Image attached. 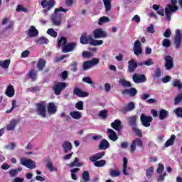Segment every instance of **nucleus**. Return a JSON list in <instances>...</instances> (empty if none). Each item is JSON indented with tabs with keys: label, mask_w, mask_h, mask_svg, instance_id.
I'll list each match as a JSON object with an SVG mask.
<instances>
[{
	"label": "nucleus",
	"mask_w": 182,
	"mask_h": 182,
	"mask_svg": "<svg viewBox=\"0 0 182 182\" xmlns=\"http://www.w3.org/2000/svg\"><path fill=\"white\" fill-rule=\"evenodd\" d=\"M16 11V12H28V9L24 8L22 5H18Z\"/></svg>",
	"instance_id": "13d9d810"
},
{
	"label": "nucleus",
	"mask_w": 182,
	"mask_h": 182,
	"mask_svg": "<svg viewBox=\"0 0 182 182\" xmlns=\"http://www.w3.org/2000/svg\"><path fill=\"white\" fill-rule=\"evenodd\" d=\"M171 4H168L166 8H165V15L166 19L168 22L171 21V14L178 11V6H176L177 4V0H171Z\"/></svg>",
	"instance_id": "7ed1b4c3"
},
{
	"label": "nucleus",
	"mask_w": 182,
	"mask_h": 182,
	"mask_svg": "<svg viewBox=\"0 0 182 182\" xmlns=\"http://www.w3.org/2000/svg\"><path fill=\"white\" fill-rule=\"evenodd\" d=\"M127 122L131 129H134V127H137V116L133 115L127 118Z\"/></svg>",
	"instance_id": "2eb2a0df"
},
{
	"label": "nucleus",
	"mask_w": 182,
	"mask_h": 182,
	"mask_svg": "<svg viewBox=\"0 0 182 182\" xmlns=\"http://www.w3.org/2000/svg\"><path fill=\"white\" fill-rule=\"evenodd\" d=\"M174 141H176V135L172 134L170 139H168L165 143L166 147H170V146H173V144H174Z\"/></svg>",
	"instance_id": "58836bf2"
},
{
	"label": "nucleus",
	"mask_w": 182,
	"mask_h": 182,
	"mask_svg": "<svg viewBox=\"0 0 182 182\" xmlns=\"http://www.w3.org/2000/svg\"><path fill=\"white\" fill-rule=\"evenodd\" d=\"M143 147V141L140 138H136L132 141L130 146V152L134 153L136 151V147Z\"/></svg>",
	"instance_id": "f8f14e48"
},
{
	"label": "nucleus",
	"mask_w": 182,
	"mask_h": 182,
	"mask_svg": "<svg viewBox=\"0 0 182 182\" xmlns=\"http://www.w3.org/2000/svg\"><path fill=\"white\" fill-rule=\"evenodd\" d=\"M68 9H63V7L55 9L54 14H58V12H68Z\"/></svg>",
	"instance_id": "e2e57ef3"
},
{
	"label": "nucleus",
	"mask_w": 182,
	"mask_h": 182,
	"mask_svg": "<svg viewBox=\"0 0 182 182\" xmlns=\"http://www.w3.org/2000/svg\"><path fill=\"white\" fill-rule=\"evenodd\" d=\"M146 31L148 32V33H154L155 31H154V25L151 24L150 26H149L146 28Z\"/></svg>",
	"instance_id": "338daca9"
},
{
	"label": "nucleus",
	"mask_w": 182,
	"mask_h": 182,
	"mask_svg": "<svg viewBox=\"0 0 182 182\" xmlns=\"http://www.w3.org/2000/svg\"><path fill=\"white\" fill-rule=\"evenodd\" d=\"M70 116H71V117L75 120H79L82 119V112L79 111H73L70 112Z\"/></svg>",
	"instance_id": "2f4dec72"
},
{
	"label": "nucleus",
	"mask_w": 182,
	"mask_h": 182,
	"mask_svg": "<svg viewBox=\"0 0 182 182\" xmlns=\"http://www.w3.org/2000/svg\"><path fill=\"white\" fill-rule=\"evenodd\" d=\"M80 42L82 45H87L88 43L91 46H99L100 45H103V41L102 40H95L92 36H87V33L82 34Z\"/></svg>",
	"instance_id": "f03ea898"
},
{
	"label": "nucleus",
	"mask_w": 182,
	"mask_h": 182,
	"mask_svg": "<svg viewBox=\"0 0 182 182\" xmlns=\"http://www.w3.org/2000/svg\"><path fill=\"white\" fill-rule=\"evenodd\" d=\"M132 80H134V83H144L147 80L146 78V75L144 74H137L135 73L132 76Z\"/></svg>",
	"instance_id": "ddd939ff"
},
{
	"label": "nucleus",
	"mask_w": 182,
	"mask_h": 182,
	"mask_svg": "<svg viewBox=\"0 0 182 182\" xmlns=\"http://www.w3.org/2000/svg\"><path fill=\"white\" fill-rule=\"evenodd\" d=\"M122 95H129L131 97H134L137 95V90L134 87H131L130 89H125L122 91Z\"/></svg>",
	"instance_id": "6ab92c4d"
},
{
	"label": "nucleus",
	"mask_w": 182,
	"mask_h": 182,
	"mask_svg": "<svg viewBox=\"0 0 182 182\" xmlns=\"http://www.w3.org/2000/svg\"><path fill=\"white\" fill-rule=\"evenodd\" d=\"M159 120H164L166 117H168V111L162 109L159 111Z\"/></svg>",
	"instance_id": "7c9ffc66"
},
{
	"label": "nucleus",
	"mask_w": 182,
	"mask_h": 182,
	"mask_svg": "<svg viewBox=\"0 0 182 182\" xmlns=\"http://www.w3.org/2000/svg\"><path fill=\"white\" fill-rule=\"evenodd\" d=\"M5 95H7L8 97H14V96H15V88L14 87V85L9 84L7 86Z\"/></svg>",
	"instance_id": "aec40b11"
},
{
	"label": "nucleus",
	"mask_w": 182,
	"mask_h": 182,
	"mask_svg": "<svg viewBox=\"0 0 182 182\" xmlns=\"http://www.w3.org/2000/svg\"><path fill=\"white\" fill-rule=\"evenodd\" d=\"M164 38H170V36H171V30L167 28L164 33Z\"/></svg>",
	"instance_id": "774afa93"
},
{
	"label": "nucleus",
	"mask_w": 182,
	"mask_h": 182,
	"mask_svg": "<svg viewBox=\"0 0 182 182\" xmlns=\"http://www.w3.org/2000/svg\"><path fill=\"white\" fill-rule=\"evenodd\" d=\"M46 167L48 168L49 171H58V168L53 166L52 161L48 162Z\"/></svg>",
	"instance_id": "09e8293b"
},
{
	"label": "nucleus",
	"mask_w": 182,
	"mask_h": 182,
	"mask_svg": "<svg viewBox=\"0 0 182 182\" xmlns=\"http://www.w3.org/2000/svg\"><path fill=\"white\" fill-rule=\"evenodd\" d=\"M133 133L138 136V137H142L143 136V133L141 132V130L139 129H137V127H135L134 128L132 129Z\"/></svg>",
	"instance_id": "3c124183"
},
{
	"label": "nucleus",
	"mask_w": 182,
	"mask_h": 182,
	"mask_svg": "<svg viewBox=\"0 0 182 182\" xmlns=\"http://www.w3.org/2000/svg\"><path fill=\"white\" fill-rule=\"evenodd\" d=\"M82 56L84 58H91L92 56V53L89 52V51H84L82 53Z\"/></svg>",
	"instance_id": "69168bd1"
},
{
	"label": "nucleus",
	"mask_w": 182,
	"mask_h": 182,
	"mask_svg": "<svg viewBox=\"0 0 182 182\" xmlns=\"http://www.w3.org/2000/svg\"><path fill=\"white\" fill-rule=\"evenodd\" d=\"M47 110L49 114H55L58 112V108L55 105V102H49L47 106Z\"/></svg>",
	"instance_id": "b1692460"
},
{
	"label": "nucleus",
	"mask_w": 182,
	"mask_h": 182,
	"mask_svg": "<svg viewBox=\"0 0 182 182\" xmlns=\"http://www.w3.org/2000/svg\"><path fill=\"white\" fill-rule=\"evenodd\" d=\"M63 149L64 150V153H69V151L73 149V146L72 145V143L65 141L63 144Z\"/></svg>",
	"instance_id": "c85d7f7f"
},
{
	"label": "nucleus",
	"mask_w": 182,
	"mask_h": 182,
	"mask_svg": "<svg viewBox=\"0 0 182 182\" xmlns=\"http://www.w3.org/2000/svg\"><path fill=\"white\" fill-rule=\"evenodd\" d=\"M163 171H164V165H163V164H159V167L156 169V173H158V174H161Z\"/></svg>",
	"instance_id": "052dcab7"
},
{
	"label": "nucleus",
	"mask_w": 182,
	"mask_h": 182,
	"mask_svg": "<svg viewBox=\"0 0 182 182\" xmlns=\"http://www.w3.org/2000/svg\"><path fill=\"white\" fill-rule=\"evenodd\" d=\"M106 155L105 151L98 152L93 156L90 157V161L92 163H95V161H97V160H100V159H103L104 156Z\"/></svg>",
	"instance_id": "f3484780"
},
{
	"label": "nucleus",
	"mask_w": 182,
	"mask_h": 182,
	"mask_svg": "<svg viewBox=\"0 0 182 182\" xmlns=\"http://www.w3.org/2000/svg\"><path fill=\"white\" fill-rule=\"evenodd\" d=\"M109 176L111 177H119L120 171L117 169H109Z\"/></svg>",
	"instance_id": "c03bdc74"
},
{
	"label": "nucleus",
	"mask_w": 182,
	"mask_h": 182,
	"mask_svg": "<svg viewBox=\"0 0 182 182\" xmlns=\"http://www.w3.org/2000/svg\"><path fill=\"white\" fill-rule=\"evenodd\" d=\"M16 124H18V120L16 119H11L9 122V124L6 125V129L7 132H14L16 127Z\"/></svg>",
	"instance_id": "412c9836"
},
{
	"label": "nucleus",
	"mask_w": 182,
	"mask_h": 182,
	"mask_svg": "<svg viewBox=\"0 0 182 182\" xmlns=\"http://www.w3.org/2000/svg\"><path fill=\"white\" fill-rule=\"evenodd\" d=\"M165 69L166 70H171L174 68V58L171 55H166L164 57Z\"/></svg>",
	"instance_id": "6e6552de"
},
{
	"label": "nucleus",
	"mask_w": 182,
	"mask_h": 182,
	"mask_svg": "<svg viewBox=\"0 0 182 182\" xmlns=\"http://www.w3.org/2000/svg\"><path fill=\"white\" fill-rule=\"evenodd\" d=\"M106 22H110V18H109V17L102 16L99 19L98 24L103 25V23H106Z\"/></svg>",
	"instance_id": "603ef678"
},
{
	"label": "nucleus",
	"mask_w": 182,
	"mask_h": 182,
	"mask_svg": "<svg viewBox=\"0 0 182 182\" xmlns=\"http://www.w3.org/2000/svg\"><path fill=\"white\" fill-rule=\"evenodd\" d=\"M145 171L147 178H151V177H153V175L154 174V168L153 166H151L148 168Z\"/></svg>",
	"instance_id": "ea45409f"
},
{
	"label": "nucleus",
	"mask_w": 182,
	"mask_h": 182,
	"mask_svg": "<svg viewBox=\"0 0 182 182\" xmlns=\"http://www.w3.org/2000/svg\"><path fill=\"white\" fill-rule=\"evenodd\" d=\"M109 147L110 144L105 139H103L98 145L99 150H107V149H109Z\"/></svg>",
	"instance_id": "5701e85b"
},
{
	"label": "nucleus",
	"mask_w": 182,
	"mask_h": 182,
	"mask_svg": "<svg viewBox=\"0 0 182 182\" xmlns=\"http://www.w3.org/2000/svg\"><path fill=\"white\" fill-rule=\"evenodd\" d=\"M136 107V105H134V102H130L127 104V106L124 107V109H122V113H127L128 112H132L134 108Z\"/></svg>",
	"instance_id": "a878e982"
},
{
	"label": "nucleus",
	"mask_w": 182,
	"mask_h": 182,
	"mask_svg": "<svg viewBox=\"0 0 182 182\" xmlns=\"http://www.w3.org/2000/svg\"><path fill=\"white\" fill-rule=\"evenodd\" d=\"M82 82H85V83H87L88 85H93V81H92V79L90 78V77H84L82 78Z\"/></svg>",
	"instance_id": "680f3d73"
},
{
	"label": "nucleus",
	"mask_w": 182,
	"mask_h": 182,
	"mask_svg": "<svg viewBox=\"0 0 182 182\" xmlns=\"http://www.w3.org/2000/svg\"><path fill=\"white\" fill-rule=\"evenodd\" d=\"M39 87L36 86V87H31L28 89V92H32L33 93H36V92H39Z\"/></svg>",
	"instance_id": "0e129e2a"
},
{
	"label": "nucleus",
	"mask_w": 182,
	"mask_h": 182,
	"mask_svg": "<svg viewBox=\"0 0 182 182\" xmlns=\"http://www.w3.org/2000/svg\"><path fill=\"white\" fill-rule=\"evenodd\" d=\"M137 62L134 59H132L128 62V70L130 73H133L137 69Z\"/></svg>",
	"instance_id": "a211bd4d"
},
{
	"label": "nucleus",
	"mask_w": 182,
	"mask_h": 182,
	"mask_svg": "<svg viewBox=\"0 0 182 182\" xmlns=\"http://www.w3.org/2000/svg\"><path fill=\"white\" fill-rule=\"evenodd\" d=\"M62 47L63 53H69V52H73L77 47V44L75 42H70L68 43V38L66 37L61 36L58 41L57 48Z\"/></svg>",
	"instance_id": "f257e3e1"
},
{
	"label": "nucleus",
	"mask_w": 182,
	"mask_h": 182,
	"mask_svg": "<svg viewBox=\"0 0 182 182\" xmlns=\"http://www.w3.org/2000/svg\"><path fill=\"white\" fill-rule=\"evenodd\" d=\"M48 35H50L52 38H58V32L55 31L53 28H49L47 31Z\"/></svg>",
	"instance_id": "8fccbe9b"
},
{
	"label": "nucleus",
	"mask_w": 182,
	"mask_h": 182,
	"mask_svg": "<svg viewBox=\"0 0 182 182\" xmlns=\"http://www.w3.org/2000/svg\"><path fill=\"white\" fill-rule=\"evenodd\" d=\"M127 158L124 157L123 158V167H122V173L124 176H129V172H127V168H127Z\"/></svg>",
	"instance_id": "473e14b6"
},
{
	"label": "nucleus",
	"mask_w": 182,
	"mask_h": 182,
	"mask_svg": "<svg viewBox=\"0 0 182 182\" xmlns=\"http://www.w3.org/2000/svg\"><path fill=\"white\" fill-rule=\"evenodd\" d=\"M95 39H100V38H107V33L103 31V29L98 28H95L93 32Z\"/></svg>",
	"instance_id": "9d476101"
},
{
	"label": "nucleus",
	"mask_w": 182,
	"mask_h": 182,
	"mask_svg": "<svg viewBox=\"0 0 182 182\" xmlns=\"http://www.w3.org/2000/svg\"><path fill=\"white\" fill-rule=\"evenodd\" d=\"M111 127L117 130V132H120L122 129H123V126H122V121L119 119H115L114 122L111 123Z\"/></svg>",
	"instance_id": "4be33fe9"
},
{
	"label": "nucleus",
	"mask_w": 182,
	"mask_h": 182,
	"mask_svg": "<svg viewBox=\"0 0 182 182\" xmlns=\"http://www.w3.org/2000/svg\"><path fill=\"white\" fill-rule=\"evenodd\" d=\"M140 121L142 126L144 127H150L151 122H153V117L151 116H147L144 114H141L140 116Z\"/></svg>",
	"instance_id": "423d86ee"
},
{
	"label": "nucleus",
	"mask_w": 182,
	"mask_h": 182,
	"mask_svg": "<svg viewBox=\"0 0 182 182\" xmlns=\"http://www.w3.org/2000/svg\"><path fill=\"white\" fill-rule=\"evenodd\" d=\"M173 113L176 114V117H179L182 119V107H178L176 108L173 110Z\"/></svg>",
	"instance_id": "a18cd8bd"
},
{
	"label": "nucleus",
	"mask_w": 182,
	"mask_h": 182,
	"mask_svg": "<svg viewBox=\"0 0 182 182\" xmlns=\"http://www.w3.org/2000/svg\"><path fill=\"white\" fill-rule=\"evenodd\" d=\"M105 6V11L109 12L112 9V0H102Z\"/></svg>",
	"instance_id": "a19ab883"
},
{
	"label": "nucleus",
	"mask_w": 182,
	"mask_h": 182,
	"mask_svg": "<svg viewBox=\"0 0 182 182\" xmlns=\"http://www.w3.org/2000/svg\"><path fill=\"white\" fill-rule=\"evenodd\" d=\"M107 133H109V135L108 136L109 139L112 141H117V140L119 139V136H117V134H116L114 130L112 129H107Z\"/></svg>",
	"instance_id": "cd10ccee"
},
{
	"label": "nucleus",
	"mask_w": 182,
	"mask_h": 182,
	"mask_svg": "<svg viewBox=\"0 0 182 182\" xmlns=\"http://www.w3.org/2000/svg\"><path fill=\"white\" fill-rule=\"evenodd\" d=\"M82 180L80 182H87L90 181V175L89 174V171H85L82 174Z\"/></svg>",
	"instance_id": "e433bc0d"
},
{
	"label": "nucleus",
	"mask_w": 182,
	"mask_h": 182,
	"mask_svg": "<svg viewBox=\"0 0 182 182\" xmlns=\"http://www.w3.org/2000/svg\"><path fill=\"white\" fill-rule=\"evenodd\" d=\"M94 166H95V167H103L106 166V161L105 160L96 161L94 162Z\"/></svg>",
	"instance_id": "49530a36"
},
{
	"label": "nucleus",
	"mask_w": 182,
	"mask_h": 182,
	"mask_svg": "<svg viewBox=\"0 0 182 182\" xmlns=\"http://www.w3.org/2000/svg\"><path fill=\"white\" fill-rule=\"evenodd\" d=\"M22 171V167H18L17 168L11 169L9 172V174L11 177H15L18 176V173H21Z\"/></svg>",
	"instance_id": "4c0bfd02"
},
{
	"label": "nucleus",
	"mask_w": 182,
	"mask_h": 182,
	"mask_svg": "<svg viewBox=\"0 0 182 182\" xmlns=\"http://www.w3.org/2000/svg\"><path fill=\"white\" fill-rule=\"evenodd\" d=\"M171 45V42L170 41L169 39H168V38L164 39V41L162 42V46L164 48H170Z\"/></svg>",
	"instance_id": "5fc2aeb1"
},
{
	"label": "nucleus",
	"mask_w": 182,
	"mask_h": 182,
	"mask_svg": "<svg viewBox=\"0 0 182 182\" xmlns=\"http://www.w3.org/2000/svg\"><path fill=\"white\" fill-rule=\"evenodd\" d=\"M160 76H161V70L160 69V68H157L154 75H152V77H154V79H159Z\"/></svg>",
	"instance_id": "de8ad7c7"
},
{
	"label": "nucleus",
	"mask_w": 182,
	"mask_h": 182,
	"mask_svg": "<svg viewBox=\"0 0 182 182\" xmlns=\"http://www.w3.org/2000/svg\"><path fill=\"white\" fill-rule=\"evenodd\" d=\"M133 49L134 53L136 56H139V55H141V53H143V49L141 48V43H140V41L137 40L134 42Z\"/></svg>",
	"instance_id": "4468645a"
},
{
	"label": "nucleus",
	"mask_w": 182,
	"mask_h": 182,
	"mask_svg": "<svg viewBox=\"0 0 182 182\" xmlns=\"http://www.w3.org/2000/svg\"><path fill=\"white\" fill-rule=\"evenodd\" d=\"M49 40L45 37H40L36 41L37 45H48Z\"/></svg>",
	"instance_id": "c9c22d12"
},
{
	"label": "nucleus",
	"mask_w": 182,
	"mask_h": 182,
	"mask_svg": "<svg viewBox=\"0 0 182 182\" xmlns=\"http://www.w3.org/2000/svg\"><path fill=\"white\" fill-rule=\"evenodd\" d=\"M36 112L38 116L45 119L46 117V102L41 101L36 104Z\"/></svg>",
	"instance_id": "20e7f679"
},
{
	"label": "nucleus",
	"mask_w": 182,
	"mask_h": 182,
	"mask_svg": "<svg viewBox=\"0 0 182 182\" xmlns=\"http://www.w3.org/2000/svg\"><path fill=\"white\" fill-rule=\"evenodd\" d=\"M26 167H27V168H30L31 170H33V168L36 167V164L35 161L29 160Z\"/></svg>",
	"instance_id": "864d4df0"
},
{
	"label": "nucleus",
	"mask_w": 182,
	"mask_h": 182,
	"mask_svg": "<svg viewBox=\"0 0 182 182\" xmlns=\"http://www.w3.org/2000/svg\"><path fill=\"white\" fill-rule=\"evenodd\" d=\"M28 36L29 38H35V36H38L39 34V31L36 29V27L31 26L28 29Z\"/></svg>",
	"instance_id": "393cba45"
},
{
	"label": "nucleus",
	"mask_w": 182,
	"mask_h": 182,
	"mask_svg": "<svg viewBox=\"0 0 182 182\" xmlns=\"http://www.w3.org/2000/svg\"><path fill=\"white\" fill-rule=\"evenodd\" d=\"M99 116L102 119V120H106V119H107V116H109V112L106 109L101 110L99 113Z\"/></svg>",
	"instance_id": "37998d69"
},
{
	"label": "nucleus",
	"mask_w": 182,
	"mask_h": 182,
	"mask_svg": "<svg viewBox=\"0 0 182 182\" xmlns=\"http://www.w3.org/2000/svg\"><path fill=\"white\" fill-rule=\"evenodd\" d=\"M28 77L33 80V82H35L36 80V78L38 77V73H36V71L34 69L30 70V71L28 73Z\"/></svg>",
	"instance_id": "f704fd0d"
},
{
	"label": "nucleus",
	"mask_w": 182,
	"mask_h": 182,
	"mask_svg": "<svg viewBox=\"0 0 182 182\" xmlns=\"http://www.w3.org/2000/svg\"><path fill=\"white\" fill-rule=\"evenodd\" d=\"M167 176V172H164L163 174H160L159 176H157L156 181L158 182H163L164 181V177Z\"/></svg>",
	"instance_id": "4d7b16f0"
},
{
	"label": "nucleus",
	"mask_w": 182,
	"mask_h": 182,
	"mask_svg": "<svg viewBox=\"0 0 182 182\" xmlns=\"http://www.w3.org/2000/svg\"><path fill=\"white\" fill-rule=\"evenodd\" d=\"M99 63L98 58H93L92 60L85 61L82 64L83 70H87V69H90V68H93V66H96Z\"/></svg>",
	"instance_id": "0eeeda50"
},
{
	"label": "nucleus",
	"mask_w": 182,
	"mask_h": 182,
	"mask_svg": "<svg viewBox=\"0 0 182 182\" xmlns=\"http://www.w3.org/2000/svg\"><path fill=\"white\" fill-rule=\"evenodd\" d=\"M9 65H11V60L6 59L4 60H0V66L3 69H9Z\"/></svg>",
	"instance_id": "72a5a7b5"
},
{
	"label": "nucleus",
	"mask_w": 182,
	"mask_h": 182,
	"mask_svg": "<svg viewBox=\"0 0 182 182\" xmlns=\"http://www.w3.org/2000/svg\"><path fill=\"white\" fill-rule=\"evenodd\" d=\"M119 82L121 83V85L124 87H132V85L130 83V82L124 80V79H120L119 80Z\"/></svg>",
	"instance_id": "79ce46f5"
},
{
	"label": "nucleus",
	"mask_w": 182,
	"mask_h": 182,
	"mask_svg": "<svg viewBox=\"0 0 182 182\" xmlns=\"http://www.w3.org/2000/svg\"><path fill=\"white\" fill-rule=\"evenodd\" d=\"M181 31H180V29L176 30V35L174 37V45L176 49H180V46H181Z\"/></svg>",
	"instance_id": "9b49d317"
},
{
	"label": "nucleus",
	"mask_w": 182,
	"mask_h": 182,
	"mask_svg": "<svg viewBox=\"0 0 182 182\" xmlns=\"http://www.w3.org/2000/svg\"><path fill=\"white\" fill-rule=\"evenodd\" d=\"M55 0H43L41 1V6L43 9L46 8V9H44V12H48V11H50L55 6Z\"/></svg>",
	"instance_id": "1a4fd4ad"
},
{
	"label": "nucleus",
	"mask_w": 182,
	"mask_h": 182,
	"mask_svg": "<svg viewBox=\"0 0 182 182\" xmlns=\"http://www.w3.org/2000/svg\"><path fill=\"white\" fill-rule=\"evenodd\" d=\"M73 95H75V96H77L78 97H87V96H89V92L82 91L79 87H75L73 90Z\"/></svg>",
	"instance_id": "dca6fc26"
},
{
	"label": "nucleus",
	"mask_w": 182,
	"mask_h": 182,
	"mask_svg": "<svg viewBox=\"0 0 182 182\" xmlns=\"http://www.w3.org/2000/svg\"><path fill=\"white\" fill-rule=\"evenodd\" d=\"M51 21L53 22V25H55V26H59V25H60V18L53 17L51 18Z\"/></svg>",
	"instance_id": "6e6d98bb"
},
{
	"label": "nucleus",
	"mask_w": 182,
	"mask_h": 182,
	"mask_svg": "<svg viewBox=\"0 0 182 182\" xmlns=\"http://www.w3.org/2000/svg\"><path fill=\"white\" fill-rule=\"evenodd\" d=\"M66 87H68V84H66V82H59L53 86V90L56 96H59Z\"/></svg>",
	"instance_id": "39448f33"
},
{
	"label": "nucleus",
	"mask_w": 182,
	"mask_h": 182,
	"mask_svg": "<svg viewBox=\"0 0 182 182\" xmlns=\"http://www.w3.org/2000/svg\"><path fill=\"white\" fill-rule=\"evenodd\" d=\"M83 163L79 162V158H75L74 161L68 164V167L70 168L73 167H82Z\"/></svg>",
	"instance_id": "c756f323"
},
{
	"label": "nucleus",
	"mask_w": 182,
	"mask_h": 182,
	"mask_svg": "<svg viewBox=\"0 0 182 182\" xmlns=\"http://www.w3.org/2000/svg\"><path fill=\"white\" fill-rule=\"evenodd\" d=\"M75 107H76V109H77V110H83L84 107H83V102H82V101H78L75 104Z\"/></svg>",
	"instance_id": "bf43d9fd"
},
{
	"label": "nucleus",
	"mask_w": 182,
	"mask_h": 182,
	"mask_svg": "<svg viewBox=\"0 0 182 182\" xmlns=\"http://www.w3.org/2000/svg\"><path fill=\"white\" fill-rule=\"evenodd\" d=\"M45 68H46V60L43 58H40L37 63V69L40 72H42Z\"/></svg>",
	"instance_id": "bb28decb"
}]
</instances>
